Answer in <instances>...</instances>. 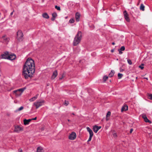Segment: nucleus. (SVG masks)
<instances>
[{"label": "nucleus", "mask_w": 152, "mask_h": 152, "mask_svg": "<svg viewBox=\"0 0 152 152\" xmlns=\"http://www.w3.org/2000/svg\"><path fill=\"white\" fill-rule=\"evenodd\" d=\"M35 71L34 62L31 58H28L23 67L22 75L26 79L31 77Z\"/></svg>", "instance_id": "obj_1"}, {"label": "nucleus", "mask_w": 152, "mask_h": 152, "mask_svg": "<svg viewBox=\"0 0 152 152\" xmlns=\"http://www.w3.org/2000/svg\"><path fill=\"white\" fill-rule=\"evenodd\" d=\"M82 35V32L80 31H78L74 39L73 42V46H77L80 43Z\"/></svg>", "instance_id": "obj_2"}, {"label": "nucleus", "mask_w": 152, "mask_h": 152, "mask_svg": "<svg viewBox=\"0 0 152 152\" xmlns=\"http://www.w3.org/2000/svg\"><path fill=\"white\" fill-rule=\"evenodd\" d=\"M44 102L45 101L44 100L38 101L34 102V105L36 107V109H38L40 107L43 105Z\"/></svg>", "instance_id": "obj_3"}, {"label": "nucleus", "mask_w": 152, "mask_h": 152, "mask_svg": "<svg viewBox=\"0 0 152 152\" xmlns=\"http://www.w3.org/2000/svg\"><path fill=\"white\" fill-rule=\"evenodd\" d=\"M23 34L20 30H19L17 33V39L19 41L23 40Z\"/></svg>", "instance_id": "obj_4"}, {"label": "nucleus", "mask_w": 152, "mask_h": 152, "mask_svg": "<svg viewBox=\"0 0 152 152\" xmlns=\"http://www.w3.org/2000/svg\"><path fill=\"white\" fill-rule=\"evenodd\" d=\"M76 137V134L74 132H72L69 136V139L71 140H75Z\"/></svg>", "instance_id": "obj_5"}, {"label": "nucleus", "mask_w": 152, "mask_h": 152, "mask_svg": "<svg viewBox=\"0 0 152 152\" xmlns=\"http://www.w3.org/2000/svg\"><path fill=\"white\" fill-rule=\"evenodd\" d=\"M2 38L3 39V43L7 44L10 40L9 38L7 37L6 35H4L2 37Z\"/></svg>", "instance_id": "obj_6"}, {"label": "nucleus", "mask_w": 152, "mask_h": 152, "mask_svg": "<svg viewBox=\"0 0 152 152\" xmlns=\"http://www.w3.org/2000/svg\"><path fill=\"white\" fill-rule=\"evenodd\" d=\"M9 55V53L7 51H6L4 52V53L1 55V58L5 59H8V56Z\"/></svg>", "instance_id": "obj_7"}, {"label": "nucleus", "mask_w": 152, "mask_h": 152, "mask_svg": "<svg viewBox=\"0 0 152 152\" xmlns=\"http://www.w3.org/2000/svg\"><path fill=\"white\" fill-rule=\"evenodd\" d=\"M23 130V128L19 126H16L15 127V131L16 132L19 133L21 131Z\"/></svg>", "instance_id": "obj_8"}, {"label": "nucleus", "mask_w": 152, "mask_h": 152, "mask_svg": "<svg viewBox=\"0 0 152 152\" xmlns=\"http://www.w3.org/2000/svg\"><path fill=\"white\" fill-rule=\"evenodd\" d=\"M101 127L100 126H99L96 125H95L93 126V129L94 132L96 133Z\"/></svg>", "instance_id": "obj_9"}, {"label": "nucleus", "mask_w": 152, "mask_h": 152, "mask_svg": "<svg viewBox=\"0 0 152 152\" xmlns=\"http://www.w3.org/2000/svg\"><path fill=\"white\" fill-rule=\"evenodd\" d=\"M16 58V55L15 54H11L8 56V59L12 60L15 59Z\"/></svg>", "instance_id": "obj_10"}, {"label": "nucleus", "mask_w": 152, "mask_h": 152, "mask_svg": "<svg viewBox=\"0 0 152 152\" xmlns=\"http://www.w3.org/2000/svg\"><path fill=\"white\" fill-rule=\"evenodd\" d=\"M124 14L126 20L128 22L129 21L130 19L128 16V14L126 10L124 12Z\"/></svg>", "instance_id": "obj_11"}, {"label": "nucleus", "mask_w": 152, "mask_h": 152, "mask_svg": "<svg viewBox=\"0 0 152 152\" xmlns=\"http://www.w3.org/2000/svg\"><path fill=\"white\" fill-rule=\"evenodd\" d=\"M58 75V73L56 70L54 71L52 76L51 78L52 79H54Z\"/></svg>", "instance_id": "obj_12"}, {"label": "nucleus", "mask_w": 152, "mask_h": 152, "mask_svg": "<svg viewBox=\"0 0 152 152\" xmlns=\"http://www.w3.org/2000/svg\"><path fill=\"white\" fill-rule=\"evenodd\" d=\"M86 129L87 131L89 132V136H93L94 134L92 130L90 128L88 127H86Z\"/></svg>", "instance_id": "obj_13"}, {"label": "nucleus", "mask_w": 152, "mask_h": 152, "mask_svg": "<svg viewBox=\"0 0 152 152\" xmlns=\"http://www.w3.org/2000/svg\"><path fill=\"white\" fill-rule=\"evenodd\" d=\"M75 19L77 22H78L80 20V14L78 12H77L75 14Z\"/></svg>", "instance_id": "obj_14"}, {"label": "nucleus", "mask_w": 152, "mask_h": 152, "mask_svg": "<svg viewBox=\"0 0 152 152\" xmlns=\"http://www.w3.org/2000/svg\"><path fill=\"white\" fill-rule=\"evenodd\" d=\"M125 49V48L124 46H122L120 48L118 49V50L119 52V54H122L123 52L121 51L124 50Z\"/></svg>", "instance_id": "obj_15"}, {"label": "nucleus", "mask_w": 152, "mask_h": 152, "mask_svg": "<svg viewBox=\"0 0 152 152\" xmlns=\"http://www.w3.org/2000/svg\"><path fill=\"white\" fill-rule=\"evenodd\" d=\"M32 120V119H28L27 120L25 119L23 120L24 124L25 125H27L29 124V123Z\"/></svg>", "instance_id": "obj_16"}, {"label": "nucleus", "mask_w": 152, "mask_h": 152, "mask_svg": "<svg viewBox=\"0 0 152 152\" xmlns=\"http://www.w3.org/2000/svg\"><path fill=\"white\" fill-rule=\"evenodd\" d=\"M44 151L43 148L41 146L38 147L37 149V152H43Z\"/></svg>", "instance_id": "obj_17"}, {"label": "nucleus", "mask_w": 152, "mask_h": 152, "mask_svg": "<svg viewBox=\"0 0 152 152\" xmlns=\"http://www.w3.org/2000/svg\"><path fill=\"white\" fill-rule=\"evenodd\" d=\"M39 95L38 94L36 95L35 96L29 99V101L30 102H33L36 100L38 97V96Z\"/></svg>", "instance_id": "obj_18"}, {"label": "nucleus", "mask_w": 152, "mask_h": 152, "mask_svg": "<svg viewBox=\"0 0 152 152\" xmlns=\"http://www.w3.org/2000/svg\"><path fill=\"white\" fill-rule=\"evenodd\" d=\"M26 89V87H24L23 88H20L19 89H18V90H16L14 91V92H17V91H18L19 92H21V93H22L23 92L24 90H25Z\"/></svg>", "instance_id": "obj_19"}, {"label": "nucleus", "mask_w": 152, "mask_h": 152, "mask_svg": "<svg viewBox=\"0 0 152 152\" xmlns=\"http://www.w3.org/2000/svg\"><path fill=\"white\" fill-rule=\"evenodd\" d=\"M13 94H15L16 96H18L21 95V93H20V92H19L18 91H17V92H15L14 91H13Z\"/></svg>", "instance_id": "obj_20"}, {"label": "nucleus", "mask_w": 152, "mask_h": 152, "mask_svg": "<svg viewBox=\"0 0 152 152\" xmlns=\"http://www.w3.org/2000/svg\"><path fill=\"white\" fill-rule=\"evenodd\" d=\"M128 110V106L127 105H124L121 108V111L122 112L124 111H126Z\"/></svg>", "instance_id": "obj_21"}, {"label": "nucleus", "mask_w": 152, "mask_h": 152, "mask_svg": "<svg viewBox=\"0 0 152 152\" xmlns=\"http://www.w3.org/2000/svg\"><path fill=\"white\" fill-rule=\"evenodd\" d=\"M42 16L45 18L48 19L49 18V16L46 13H44L42 14Z\"/></svg>", "instance_id": "obj_22"}, {"label": "nucleus", "mask_w": 152, "mask_h": 152, "mask_svg": "<svg viewBox=\"0 0 152 152\" xmlns=\"http://www.w3.org/2000/svg\"><path fill=\"white\" fill-rule=\"evenodd\" d=\"M115 73V72L113 70H111L110 72L109 75V76L110 77H111L113 76Z\"/></svg>", "instance_id": "obj_23"}, {"label": "nucleus", "mask_w": 152, "mask_h": 152, "mask_svg": "<svg viewBox=\"0 0 152 152\" xmlns=\"http://www.w3.org/2000/svg\"><path fill=\"white\" fill-rule=\"evenodd\" d=\"M145 6L143 4H141L140 7V9L142 11L145 10Z\"/></svg>", "instance_id": "obj_24"}, {"label": "nucleus", "mask_w": 152, "mask_h": 152, "mask_svg": "<svg viewBox=\"0 0 152 152\" xmlns=\"http://www.w3.org/2000/svg\"><path fill=\"white\" fill-rule=\"evenodd\" d=\"M123 76V75L122 74L118 73V77L119 79H120L122 78Z\"/></svg>", "instance_id": "obj_25"}, {"label": "nucleus", "mask_w": 152, "mask_h": 152, "mask_svg": "<svg viewBox=\"0 0 152 152\" xmlns=\"http://www.w3.org/2000/svg\"><path fill=\"white\" fill-rule=\"evenodd\" d=\"M144 121L146 122H149L150 123H151V121L149 120L147 118H146L145 119H144Z\"/></svg>", "instance_id": "obj_26"}, {"label": "nucleus", "mask_w": 152, "mask_h": 152, "mask_svg": "<svg viewBox=\"0 0 152 152\" xmlns=\"http://www.w3.org/2000/svg\"><path fill=\"white\" fill-rule=\"evenodd\" d=\"M108 77L106 76H104L103 77V80L104 82H105V81L107 79Z\"/></svg>", "instance_id": "obj_27"}, {"label": "nucleus", "mask_w": 152, "mask_h": 152, "mask_svg": "<svg viewBox=\"0 0 152 152\" xmlns=\"http://www.w3.org/2000/svg\"><path fill=\"white\" fill-rule=\"evenodd\" d=\"M55 8L58 10L60 11L61 10V8L59 6H58L57 5H56L55 6Z\"/></svg>", "instance_id": "obj_28"}, {"label": "nucleus", "mask_w": 152, "mask_h": 152, "mask_svg": "<svg viewBox=\"0 0 152 152\" xmlns=\"http://www.w3.org/2000/svg\"><path fill=\"white\" fill-rule=\"evenodd\" d=\"M74 20L72 18L69 20V22L70 23H72L74 22Z\"/></svg>", "instance_id": "obj_29"}, {"label": "nucleus", "mask_w": 152, "mask_h": 152, "mask_svg": "<svg viewBox=\"0 0 152 152\" xmlns=\"http://www.w3.org/2000/svg\"><path fill=\"white\" fill-rule=\"evenodd\" d=\"M148 98L149 99L152 100V94H149L148 95Z\"/></svg>", "instance_id": "obj_30"}, {"label": "nucleus", "mask_w": 152, "mask_h": 152, "mask_svg": "<svg viewBox=\"0 0 152 152\" xmlns=\"http://www.w3.org/2000/svg\"><path fill=\"white\" fill-rule=\"evenodd\" d=\"M111 113L110 111H108L107 112V115H106V117H108L110 116V115Z\"/></svg>", "instance_id": "obj_31"}, {"label": "nucleus", "mask_w": 152, "mask_h": 152, "mask_svg": "<svg viewBox=\"0 0 152 152\" xmlns=\"http://www.w3.org/2000/svg\"><path fill=\"white\" fill-rule=\"evenodd\" d=\"M52 17L53 18H56L57 16V14L56 13H53L52 14Z\"/></svg>", "instance_id": "obj_32"}, {"label": "nucleus", "mask_w": 152, "mask_h": 152, "mask_svg": "<svg viewBox=\"0 0 152 152\" xmlns=\"http://www.w3.org/2000/svg\"><path fill=\"white\" fill-rule=\"evenodd\" d=\"M144 65L143 64H142L140 65L139 66V67L141 68V69H142L144 68V67L143 66Z\"/></svg>", "instance_id": "obj_33"}, {"label": "nucleus", "mask_w": 152, "mask_h": 152, "mask_svg": "<svg viewBox=\"0 0 152 152\" xmlns=\"http://www.w3.org/2000/svg\"><path fill=\"white\" fill-rule=\"evenodd\" d=\"M64 104L66 105V106H67L69 104V102L68 101L65 100Z\"/></svg>", "instance_id": "obj_34"}, {"label": "nucleus", "mask_w": 152, "mask_h": 152, "mask_svg": "<svg viewBox=\"0 0 152 152\" xmlns=\"http://www.w3.org/2000/svg\"><path fill=\"white\" fill-rule=\"evenodd\" d=\"M23 109V106H21L18 109L17 111H20L22 110Z\"/></svg>", "instance_id": "obj_35"}, {"label": "nucleus", "mask_w": 152, "mask_h": 152, "mask_svg": "<svg viewBox=\"0 0 152 152\" xmlns=\"http://www.w3.org/2000/svg\"><path fill=\"white\" fill-rule=\"evenodd\" d=\"M127 62H128V63L129 65H131V64H132V62L130 60V59H128L127 60Z\"/></svg>", "instance_id": "obj_36"}, {"label": "nucleus", "mask_w": 152, "mask_h": 152, "mask_svg": "<svg viewBox=\"0 0 152 152\" xmlns=\"http://www.w3.org/2000/svg\"><path fill=\"white\" fill-rule=\"evenodd\" d=\"M92 137H93V136H89V139L87 141L88 142H89L91 141Z\"/></svg>", "instance_id": "obj_37"}, {"label": "nucleus", "mask_w": 152, "mask_h": 152, "mask_svg": "<svg viewBox=\"0 0 152 152\" xmlns=\"http://www.w3.org/2000/svg\"><path fill=\"white\" fill-rule=\"evenodd\" d=\"M6 115L8 116H10L11 115V113L9 112H7L6 113Z\"/></svg>", "instance_id": "obj_38"}, {"label": "nucleus", "mask_w": 152, "mask_h": 152, "mask_svg": "<svg viewBox=\"0 0 152 152\" xmlns=\"http://www.w3.org/2000/svg\"><path fill=\"white\" fill-rule=\"evenodd\" d=\"M142 118L144 119H145V118H147V116H146V115H142Z\"/></svg>", "instance_id": "obj_39"}, {"label": "nucleus", "mask_w": 152, "mask_h": 152, "mask_svg": "<svg viewBox=\"0 0 152 152\" xmlns=\"http://www.w3.org/2000/svg\"><path fill=\"white\" fill-rule=\"evenodd\" d=\"M113 136L114 137H116L117 136L116 133H114L113 134Z\"/></svg>", "instance_id": "obj_40"}, {"label": "nucleus", "mask_w": 152, "mask_h": 152, "mask_svg": "<svg viewBox=\"0 0 152 152\" xmlns=\"http://www.w3.org/2000/svg\"><path fill=\"white\" fill-rule=\"evenodd\" d=\"M120 69V72H123V71H124V69H122V68H121V67H120V69Z\"/></svg>", "instance_id": "obj_41"}, {"label": "nucleus", "mask_w": 152, "mask_h": 152, "mask_svg": "<svg viewBox=\"0 0 152 152\" xmlns=\"http://www.w3.org/2000/svg\"><path fill=\"white\" fill-rule=\"evenodd\" d=\"M14 12V10H13V11L11 13L10 16H11L12 15V14H13V12Z\"/></svg>", "instance_id": "obj_42"}, {"label": "nucleus", "mask_w": 152, "mask_h": 152, "mask_svg": "<svg viewBox=\"0 0 152 152\" xmlns=\"http://www.w3.org/2000/svg\"><path fill=\"white\" fill-rule=\"evenodd\" d=\"M133 131V129H130V133H131Z\"/></svg>", "instance_id": "obj_43"}, {"label": "nucleus", "mask_w": 152, "mask_h": 152, "mask_svg": "<svg viewBox=\"0 0 152 152\" xmlns=\"http://www.w3.org/2000/svg\"><path fill=\"white\" fill-rule=\"evenodd\" d=\"M55 18L52 17V18H51V20L52 21H54L55 20Z\"/></svg>", "instance_id": "obj_44"}, {"label": "nucleus", "mask_w": 152, "mask_h": 152, "mask_svg": "<svg viewBox=\"0 0 152 152\" xmlns=\"http://www.w3.org/2000/svg\"><path fill=\"white\" fill-rule=\"evenodd\" d=\"M22 152V150L21 149H19L18 150V152Z\"/></svg>", "instance_id": "obj_45"}, {"label": "nucleus", "mask_w": 152, "mask_h": 152, "mask_svg": "<svg viewBox=\"0 0 152 152\" xmlns=\"http://www.w3.org/2000/svg\"><path fill=\"white\" fill-rule=\"evenodd\" d=\"M31 119H32V120H36L37 119V117H36L34 118H33Z\"/></svg>", "instance_id": "obj_46"}, {"label": "nucleus", "mask_w": 152, "mask_h": 152, "mask_svg": "<svg viewBox=\"0 0 152 152\" xmlns=\"http://www.w3.org/2000/svg\"><path fill=\"white\" fill-rule=\"evenodd\" d=\"M114 51V49H112L111 50V52L112 53H113V52Z\"/></svg>", "instance_id": "obj_47"}, {"label": "nucleus", "mask_w": 152, "mask_h": 152, "mask_svg": "<svg viewBox=\"0 0 152 152\" xmlns=\"http://www.w3.org/2000/svg\"><path fill=\"white\" fill-rule=\"evenodd\" d=\"M112 44L113 45H114L115 44V43L114 42H113L112 43Z\"/></svg>", "instance_id": "obj_48"}, {"label": "nucleus", "mask_w": 152, "mask_h": 152, "mask_svg": "<svg viewBox=\"0 0 152 152\" xmlns=\"http://www.w3.org/2000/svg\"><path fill=\"white\" fill-rule=\"evenodd\" d=\"M106 120L107 121H108L109 120V119L107 117H106Z\"/></svg>", "instance_id": "obj_49"}, {"label": "nucleus", "mask_w": 152, "mask_h": 152, "mask_svg": "<svg viewBox=\"0 0 152 152\" xmlns=\"http://www.w3.org/2000/svg\"><path fill=\"white\" fill-rule=\"evenodd\" d=\"M63 77V76H62V77H61V78H60V80H61V79H62V78Z\"/></svg>", "instance_id": "obj_50"}, {"label": "nucleus", "mask_w": 152, "mask_h": 152, "mask_svg": "<svg viewBox=\"0 0 152 152\" xmlns=\"http://www.w3.org/2000/svg\"><path fill=\"white\" fill-rule=\"evenodd\" d=\"M49 83L47 84V86H49Z\"/></svg>", "instance_id": "obj_51"}, {"label": "nucleus", "mask_w": 152, "mask_h": 152, "mask_svg": "<svg viewBox=\"0 0 152 152\" xmlns=\"http://www.w3.org/2000/svg\"><path fill=\"white\" fill-rule=\"evenodd\" d=\"M68 121H70V120H69V119H68Z\"/></svg>", "instance_id": "obj_52"}, {"label": "nucleus", "mask_w": 152, "mask_h": 152, "mask_svg": "<svg viewBox=\"0 0 152 152\" xmlns=\"http://www.w3.org/2000/svg\"><path fill=\"white\" fill-rule=\"evenodd\" d=\"M72 114L73 115H74V113H72Z\"/></svg>", "instance_id": "obj_53"}, {"label": "nucleus", "mask_w": 152, "mask_h": 152, "mask_svg": "<svg viewBox=\"0 0 152 152\" xmlns=\"http://www.w3.org/2000/svg\"><path fill=\"white\" fill-rule=\"evenodd\" d=\"M67 18V17H65V18Z\"/></svg>", "instance_id": "obj_54"}, {"label": "nucleus", "mask_w": 152, "mask_h": 152, "mask_svg": "<svg viewBox=\"0 0 152 152\" xmlns=\"http://www.w3.org/2000/svg\"><path fill=\"white\" fill-rule=\"evenodd\" d=\"M146 79H148V78H146Z\"/></svg>", "instance_id": "obj_55"}, {"label": "nucleus", "mask_w": 152, "mask_h": 152, "mask_svg": "<svg viewBox=\"0 0 152 152\" xmlns=\"http://www.w3.org/2000/svg\"><path fill=\"white\" fill-rule=\"evenodd\" d=\"M146 79H148V78H146Z\"/></svg>", "instance_id": "obj_56"}]
</instances>
